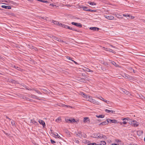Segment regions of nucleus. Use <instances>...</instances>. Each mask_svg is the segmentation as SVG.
Instances as JSON below:
<instances>
[{
	"instance_id": "nucleus-1",
	"label": "nucleus",
	"mask_w": 145,
	"mask_h": 145,
	"mask_svg": "<svg viewBox=\"0 0 145 145\" xmlns=\"http://www.w3.org/2000/svg\"><path fill=\"white\" fill-rule=\"evenodd\" d=\"M60 24L59 25V26L63 27V28H64L66 29H69L71 30H72V31H74L76 32H79V31L77 30V29H74L73 28L71 27H70L65 25L63 24H62V23H60Z\"/></svg>"
},
{
	"instance_id": "nucleus-2",
	"label": "nucleus",
	"mask_w": 145,
	"mask_h": 145,
	"mask_svg": "<svg viewBox=\"0 0 145 145\" xmlns=\"http://www.w3.org/2000/svg\"><path fill=\"white\" fill-rule=\"evenodd\" d=\"M129 123L134 127H137L139 124V123L135 120L130 121Z\"/></svg>"
},
{
	"instance_id": "nucleus-3",
	"label": "nucleus",
	"mask_w": 145,
	"mask_h": 145,
	"mask_svg": "<svg viewBox=\"0 0 145 145\" xmlns=\"http://www.w3.org/2000/svg\"><path fill=\"white\" fill-rule=\"evenodd\" d=\"M88 100L95 104L98 105L99 104V102L98 101H96L95 100L93 99L91 97H88Z\"/></svg>"
},
{
	"instance_id": "nucleus-4",
	"label": "nucleus",
	"mask_w": 145,
	"mask_h": 145,
	"mask_svg": "<svg viewBox=\"0 0 145 145\" xmlns=\"http://www.w3.org/2000/svg\"><path fill=\"white\" fill-rule=\"evenodd\" d=\"M107 121H108V123H119V121H118L117 120H111L110 119H107Z\"/></svg>"
},
{
	"instance_id": "nucleus-5",
	"label": "nucleus",
	"mask_w": 145,
	"mask_h": 145,
	"mask_svg": "<svg viewBox=\"0 0 145 145\" xmlns=\"http://www.w3.org/2000/svg\"><path fill=\"white\" fill-rule=\"evenodd\" d=\"M71 24L72 25L76 26L79 27H81L82 26V25L80 23H77L74 22H71Z\"/></svg>"
},
{
	"instance_id": "nucleus-6",
	"label": "nucleus",
	"mask_w": 145,
	"mask_h": 145,
	"mask_svg": "<svg viewBox=\"0 0 145 145\" xmlns=\"http://www.w3.org/2000/svg\"><path fill=\"white\" fill-rule=\"evenodd\" d=\"M80 8H82L83 10L85 11H88L89 9H88V7L85 6H83V5H81L79 6Z\"/></svg>"
},
{
	"instance_id": "nucleus-7",
	"label": "nucleus",
	"mask_w": 145,
	"mask_h": 145,
	"mask_svg": "<svg viewBox=\"0 0 145 145\" xmlns=\"http://www.w3.org/2000/svg\"><path fill=\"white\" fill-rule=\"evenodd\" d=\"M89 29L94 31H98L99 29V28L97 27H90Z\"/></svg>"
},
{
	"instance_id": "nucleus-8",
	"label": "nucleus",
	"mask_w": 145,
	"mask_h": 145,
	"mask_svg": "<svg viewBox=\"0 0 145 145\" xmlns=\"http://www.w3.org/2000/svg\"><path fill=\"white\" fill-rule=\"evenodd\" d=\"M39 122L40 124H41L43 126V127L45 126V123L43 121L41 120H39Z\"/></svg>"
},
{
	"instance_id": "nucleus-9",
	"label": "nucleus",
	"mask_w": 145,
	"mask_h": 145,
	"mask_svg": "<svg viewBox=\"0 0 145 145\" xmlns=\"http://www.w3.org/2000/svg\"><path fill=\"white\" fill-rule=\"evenodd\" d=\"M105 17L107 19L109 20H113L114 18V17L112 16H105Z\"/></svg>"
},
{
	"instance_id": "nucleus-10",
	"label": "nucleus",
	"mask_w": 145,
	"mask_h": 145,
	"mask_svg": "<svg viewBox=\"0 0 145 145\" xmlns=\"http://www.w3.org/2000/svg\"><path fill=\"white\" fill-rule=\"evenodd\" d=\"M1 7L5 9H11V8L10 6H7L5 5H2Z\"/></svg>"
},
{
	"instance_id": "nucleus-11",
	"label": "nucleus",
	"mask_w": 145,
	"mask_h": 145,
	"mask_svg": "<svg viewBox=\"0 0 145 145\" xmlns=\"http://www.w3.org/2000/svg\"><path fill=\"white\" fill-rule=\"evenodd\" d=\"M143 131L140 130H139L137 131V134L139 136H141L143 134Z\"/></svg>"
},
{
	"instance_id": "nucleus-12",
	"label": "nucleus",
	"mask_w": 145,
	"mask_h": 145,
	"mask_svg": "<svg viewBox=\"0 0 145 145\" xmlns=\"http://www.w3.org/2000/svg\"><path fill=\"white\" fill-rule=\"evenodd\" d=\"M105 111L106 112L108 113H109L110 112H111L112 113L114 114L115 112V111L110 110L108 109H106Z\"/></svg>"
},
{
	"instance_id": "nucleus-13",
	"label": "nucleus",
	"mask_w": 145,
	"mask_h": 145,
	"mask_svg": "<svg viewBox=\"0 0 145 145\" xmlns=\"http://www.w3.org/2000/svg\"><path fill=\"white\" fill-rule=\"evenodd\" d=\"M108 121H104L102 123H101L99 125H105L106 124H108Z\"/></svg>"
},
{
	"instance_id": "nucleus-14",
	"label": "nucleus",
	"mask_w": 145,
	"mask_h": 145,
	"mask_svg": "<svg viewBox=\"0 0 145 145\" xmlns=\"http://www.w3.org/2000/svg\"><path fill=\"white\" fill-rule=\"evenodd\" d=\"M9 82H11L12 83L14 84H18V81H15V80H14L13 79H11L10 80Z\"/></svg>"
},
{
	"instance_id": "nucleus-15",
	"label": "nucleus",
	"mask_w": 145,
	"mask_h": 145,
	"mask_svg": "<svg viewBox=\"0 0 145 145\" xmlns=\"http://www.w3.org/2000/svg\"><path fill=\"white\" fill-rule=\"evenodd\" d=\"M99 133L98 134H95L94 135L93 137L95 138H100L101 137L99 135H98L99 134Z\"/></svg>"
},
{
	"instance_id": "nucleus-16",
	"label": "nucleus",
	"mask_w": 145,
	"mask_h": 145,
	"mask_svg": "<svg viewBox=\"0 0 145 145\" xmlns=\"http://www.w3.org/2000/svg\"><path fill=\"white\" fill-rule=\"evenodd\" d=\"M23 99H25V100H26L27 101H29L30 102H31V101H32L33 100L32 99H31L29 98H28V97H23Z\"/></svg>"
},
{
	"instance_id": "nucleus-17",
	"label": "nucleus",
	"mask_w": 145,
	"mask_h": 145,
	"mask_svg": "<svg viewBox=\"0 0 145 145\" xmlns=\"http://www.w3.org/2000/svg\"><path fill=\"white\" fill-rule=\"evenodd\" d=\"M88 121H89V118L87 117L84 118L83 120V121L84 122H87Z\"/></svg>"
},
{
	"instance_id": "nucleus-18",
	"label": "nucleus",
	"mask_w": 145,
	"mask_h": 145,
	"mask_svg": "<svg viewBox=\"0 0 145 145\" xmlns=\"http://www.w3.org/2000/svg\"><path fill=\"white\" fill-rule=\"evenodd\" d=\"M123 76L125 78L128 79L130 77L129 76L126 74H124V76Z\"/></svg>"
},
{
	"instance_id": "nucleus-19",
	"label": "nucleus",
	"mask_w": 145,
	"mask_h": 145,
	"mask_svg": "<svg viewBox=\"0 0 145 145\" xmlns=\"http://www.w3.org/2000/svg\"><path fill=\"white\" fill-rule=\"evenodd\" d=\"M96 117L98 118H103L104 117L105 115H96Z\"/></svg>"
},
{
	"instance_id": "nucleus-20",
	"label": "nucleus",
	"mask_w": 145,
	"mask_h": 145,
	"mask_svg": "<svg viewBox=\"0 0 145 145\" xmlns=\"http://www.w3.org/2000/svg\"><path fill=\"white\" fill-rule=\"evenodd\" d=\"M106 144V143L105 141H101V143L99 144H97V145H105Z\"/></svg>"
},
{
	"instance_id": "nucleus-21",
	"label": "nucleus",
	"mask_w": 145,
	"mask_h": 145,
	"mask_svg": "<svg viewBox=\"0 0 145 145\" xmlns=\"http://www.w3.org/2000/svg\"><path fill=\"white\" fill-rule=\"evenodd\" d=\"M65 133H66L70 137V133H71L70 132H69L68 130H65Z\"/></svg>"
},
{
	"instance_id": "nucleus-22",
	"label": "nucleus",
	"mask_w": 145,
	"mask_h": 145,
	"mask_svg": "<svg viewBox=\"0 0 145 145\" xmlns=\"http://www.w3.org/2000/svg\"><path fill=\"white\" fill-rule=\"evenodd\" d=\"M53 135L55 136H57V137L60 139H62V138H61L58 135L57 133H53Z\"/></svg>"
},
{
	"instance_id": "nucleus-23",
	"label": "nucleus",
	"mask_w": 145,
	"mask_h": 145,
	"mask_svg": "<svg viewBox=\"0 0 145 145\" xmlns=\"http://www.w3.org/2000/svg\"><path fill=\"white\" fill-rule=\"evenodd\" d=\"M53 23L55 25H58L59 26V25L60 23H59L58 21H53Z\"/></svg>"
},
{
	"instance_id": "nucleus-24",
	"label": "nucleus",
	"mask_w": 145,
	"mask_h": 145,
	"mask_svg": "<svg viewBox=\"0 0 145 145\" xmlns=\"http://www.w3.org/2000/svg\"><path fill=\"white\" fill-rule=\"evenodd\" d=\"M78 136L80 137H83L82 133L81 131L78 132Z\"/></svg>"
},
{
	"instance_id": "nucleus-25",
	"label": "nucleus",
	"mask_w": 145,
	"mask_h": 145,
	"mask_svg": "<svg viewBox=\"0 0 145 145\" xmlns=\"http://www.w3.org/2000/svg\"><path fill=\"white\" fill-rule=\"evenodd\" d=\"M111 63L114 65H115L116 67H118V65L116 64L114 61H111Z\"/></svg>"
},
{
	"instance_id": "nucleus-26",
	"label": "nucleus",
	"mask_w": 145,
	"mask_h": 145,
	"mask_svg": "<svg viewBox=\"0 0 145 145\" xmlns=\"http://www.w3.org/2000/svg\"><path fill=\"white\" fill-rule=\"evenodd\" d=\"M31 123H32L34 124H37V122L33 120H31Z\"/></svg>"
},
{
	"instance_id": "nucleus-27",
	"label": "nucleus",
	"mask_w": 145,
	"mask_h": 145,
	"mask_svg": "<svg viewBox=\"0 0 145 145\" xmlns=\"http://www.w3.org/2000/svg\"><path fill=\"white\" fill-rule=\"evenodd\" d=\"M122 91L125 94H126L127 95H128L129 93V92L125 90L124 89H123L122 90Z\"/></svg>"
},
{
	"instance_id": "nucleus-28",
	"label": "nucleus",
	"mask_w": 145,
	"mask_h": 145,
	"mask_svg": "<svg viewBox=\"0 0 145 145\" xmlns=\"http://www.w3.org/2000/svg\"><path fill=\"white\" fill-rule=\"evenodd\" d=\"M100 136H101V137L100 138H103L104 139H107V137L105 135H100Z\"/></svg>"
},
{
	"instance_id": "nucleus-29",
	"label": "nucleus",
	"mask_w": 145,
	"mask_h": 145,
	"mask_svg": "<svg viewBox=\"0 0 145 145\" xmlns=\"http://www.w3.org/2000/svg\"><path fill=\"white\" fill-rule=\"evenodd\" d=\"M88 3L91 5H96V4L93 2H88Z\"/></svg>"
},
{
	"instance_id": "nucleus-30",
	"label": "nucleus",
	"mask_w": 145,
	"mask_h": 145,
	"mask_svg": "<svg viewBox=\"0 0 145 145\" xmlns=\"http://www.w3.org/2000/svg\"><path fill=\"white\" fill-rule=\"evenodd\" d=\"M53 39L55 40L58 41H61V40H59V39L56 36H54L53 37Z\"/></svg>"
},
{
	"instance_id": "nucleus-31",
	"label": "nucleus",
	"mask_w": 145,
	"mask_h": 145,
	"mask_svg": "<svg viewBox=\"0 0 145 145\" xmlns=\"http://www.w3.org/2000/svg\"><path fill=\"white\" fill-rule=\"evenodd\" d=\"M65 120L67 122H68L69 121L70 123H71L72 118L67 119H66Z\"/></svg>"
},
{
	"instance_id": "nucleus-32",
	"label": "nucleus",
	"mask_w": 145,
	"mask_h": 145,
	"mask_svg": "<svg viewBox=\"0 0 145 145\" xmlns=\"http://www.w3.org/2000/svg\"><path fill=\"white\" fill-rule=\"evenodd\" d=\"M33 90H34L35 91H36L37 93L39 94H42V93L39 90H36L35 89H33Z\"/></svg>"
},
{
	"instance_id": "nucleus-33",
	"label": "nucleus",
	"mask_w": 145,
	"mask_h": 145,
	"mask_svg": "<svg viewBox=\"0 0 145 145\" xmlns=\"http://www.w3.org/2000/svg\"><path fill=\"white\" fill-rule=\"evenodd\" d=\"M59 121H61V118L60 117L57 118L56 120V122H59Z\"/></svg>"
},
{
	"instance_id": "nucleus-34",
	"label": "nucleus",
	"mask_w": 145,
	"mask_h": 145,
	"mask_svg": "<svg viewBox=\"0 0 145 145\" xmlns=\"http://www.w3.org/2000/svg\"><path fill=\"white\" fill-rule=\"evenodd\" d=\"M85 80V79H84L83 78H80L79 79V81L82 82H84Z\"/></svg>"
},
{
	"instance_id": "nucleus-35",
	"label": "nucleus",
	"mask_w": 145,
	"mask_h": 145,
	"mask_svg": "<svg viewBox=\"0 0 145 145\" xmlns=\"http://www.w3.org/2000/svg\"><path fill=\"white\" fill-rule=\"evenodd\" d=\"M50 141L52 144H54L56 143V142L52 139L50 140Z\"/></svg>"
},
{
	"instance_id": "nucleus-36",
	"label": "nucleus",
	"mask_w": 145,
	"mask_h": 145,
	"mask_svg": "<svg viewBox=\"0 0 145 145\" xmlns=\"http://www.w3.org/2000/svg\"><path fill=\"white\" fill-rule=\"evenodd\" d=\"M11 124L12 125H16V124L14 122V121L13 120H12L11 121Z\"/></svg>"
},
{
	"instance_id": "nucleus-37",
	"label": "nucleus",
	"mask_w": 145,
	"mask_h": 145,
	"mask_svg": "<svg viewBox=\"0 0 145 145\" xmlns=\"http://www.w3.org/2000/svg\"><path fill=\"white\" fill-rule=\"evenodd\" d=\"M106 49H107V50H107L109 51L110 52H113L112 51H114L112 49H110V48H106Z\"/></svg>"
},
{
	"instance_id": "nucleus-38",
	"label": "nucleus",
	"mask_w": 145,
	"mask_h": 145,
	"mask_svg": "<svg viewBox=\"0 0 145 145\" xmlns=\"http://www.w3.org/2000/svg\"><path fill=\"white\" fill-rule=\"evenodd\" d=\"M24 87L25 88V89L27 90H32V89H29V88H28V87L26 86H24Z\"/></svg>"
},
{
	"instance_id": "nucleus-39",
	"label": "nucleus",
	"mask_w": 145,
	"mask_h": 145,
	"mask_svg": "<svg viewBox=\"0 0 145 145\" xmlns=\"http://www.w3.org/2000/svg\"><path fill=\"white\" fill-rule=\"evenodd\" d=\"M67 58L69 59V60H70L71 61H72V60H72V58H71V57H68V56H67Z\"/></svg>"
},
{
	"instance_id": "nucleus-40",
	"label": "nucleus",
	"mask_w": 145,
	"mask_h": 145,
	"mask_svg": "<svg viewBox=\"0 0 145 145\" xmlns=\"http://www.w3.org/2000/svg\"><path fill=\"white\" fill-rule=\"evenodd\" d=\"M89 11H90L91 12H96L97 11L96 10H92L91 9H89Z\"/></svg>"
},
{
	"instance_id": "nucleus-41",
	"label": "nucleus",
	"mask_w": 145,
	"mask_h": 145,
	"mask_svg": "<svg viewBox=\"0 0 145 145\" xmlns=\"http://www.w3.org/2000/svg\"><path fill=\"white\" fill-rule=\"evenodd\" d=\"M76 121H75V120L74 119L72 118L71 123H73V122H75Z\"/></svg>"
},
{
	"instance_id": "nucleus-42",
	"label": "nucleus",
	"mask_w": 145,
	"mask_h": 145,
	"mask_svg": "<svg viewBox=\"0 0 145 145\" xmlns=\"http://www.w3.org/2000/svg\"><path fill=\"white\" fill-rule=\"evenodd\" d=\"M62 106L64 107H70V106H67V105H65L64 104H62Z\"/></svg>"
},
{
	"instance_id": "nucleus-43",
	"label": "nucleus",
	"mask_w": 145,
	"mask_h": 145,
	"mask_svg": "<svg viewBox=\"0 0 145 145\" xmlns=\"http://www.w3.org/2000/svg\"><path fill=\"white\" fill-rule=\"evenodd\" d=\"M83 95H84V97L88 99V96L86 95V94L83 93Z\"/></svg>"
},
{
	"instance_id": "nucleus-44",
	"label": "nucleus",
	"mask_w": 145,
	"mask_h": 145,
	"mask_svg": "<svg viewBox=\"0 0 145 145\" xmlns=\"http://www.w3.org/2000/svg\"><path fill=\"white\" fill-rule=\"evenodd\" d=\"M3 132L6 135L8 136H9V135L8 134L6 133L5 131H3Z\"/></svg>"
},
{
	"instance_id": "nucleus-45",
	"label": "nucleus",
	"mask_w": 145,
	"mask_h": 145,
	"mask_svg": "<svg viewBox=\"0 0 145 145\" xmlns=\"http://www.w3.org/2000/svg\"><path fill=\"white\" fill-rule=\"evenodd\" d=\"M42 2L44 3H48V1H45L44 0H42Z\"/></svg>"
},
{
	"instance_id": "nucleus-46",
	"label": "nucleus",
	"mask_w": 145,
	"mask_h": 145,
	"mask_svg": "<svg viewBox=\"0 0 145 145\" xmlns=\"http://www.w3.org/2000/svg\"><path fill=\"white\" fill-rule=\"evenodd\" d=\"M122 123H123V124H126L127 123L126 121H124L122 122Z\"/></svg>"
},
{
	"instance_id": "nucleus-47",
	"label": "nucleus",
	"mask_w": 145,
	"mask_h": 145,
	"mask_svg": "<svg viewBox=\"0 0 145 145\" xmlns=\"http://www.w3.org/2000/svg\"><path fill=\"white\" fill-rule=\"evenodd\" d=\"M6 2H9V3H14L13 1H10V0H8V1H6Z\"/></svg>"
},
{
	"instance_id": "nucleus-48",
	"label": "nucleus",
	"mask_w": 145,
	"mask_h": 145,
	"mask_svg": "<svg viewBox=\"0 0 145 145\" xmlns=\"http://www.w3.org/2000/svg\"><path fill=\"white\" fill-rule=\"evenodd\" d=\"M75 141L77 143H79V141L78 140H75Z\"/></svg>"
},
{
	"instance_id": "nucleus-49",
	"label": "nucleus",
	"mask_w": 145,
	"mask_h": 145,
	"mask_svg": "<svg viewBox=\"0 0 145 145\" xmlns=\"http://www.w3.org/2000/svg\"><path fill=\"white\" fill-rule=\"evenodd\" d=\"M33 97L34 98H35V99H38V97L37 96H35V95H33Z\"/></svg>"
},
{
	"instance_id": "nucleus-50",
	"label": "nucleus",
	"mask_w": 145,
	"mask_h": 145,
	"mask_svg": "<svg viewBox=\"0 0 145 145\" xmlns=\"http://www.w3.org/2000/svg\"><path fill=\"white\" fill-rule=\"evenodd\" d=\"M72 61L74 62L75 64L78 65V63L76 61H74V60H72Z\"/></svg>"
},
{
	"instance_id": "nucleus-51",
	"label": "nucleus",
	"mask_w": 145,
	"mask_h": 145,
	"mask_svg": "<svg viewBox=\"0 0 145 145\" xmlns=\"http://www.w3.org/2000/svg\"><path fill=\"white\" fill-rule=\"evenodd\" d=\"M116 141L117 142H121V141L120 140L118 139L116 140Z\"/></svg>"
},
{
	"instance_id": "nucleus-52",
	"label": "nucleus",
	"mask_w": 145,
	"mask_h": 145,
	"mask_svg": "<svg viewBox=\"0 0 145 145\" xmlns=\"http://www.w3.org/2000/svg\"><path fill=\"white\" fill-rule=\"evenodd\" d=\"M91 144L93 145H97V144L95 143H93Z\"/></svg>"
},
{
	"instance_id": "nucleus-53",
	"label": "nucleus",
	"mask_w": 145,
	"mask_h": 145,
	"mask_svg": "<svg viewBox=\"0 0 145 145\" xmlns=\"http://www.w3.org/2000/svg\"><path fill=\"white\" fill-rule=\"evenodd\" d=\"M6 117L7 119H9V120H11L10 118H9L7 116H6Z\"/></svg>"
},
{
	"instance_id": "nucleus-54",
	"label": "nucleus",
	"mask_w": 145,
	"mask_h": 145,
	"mask_svg": "<svg viewBox=\"0 0 145 145\" xmlns=\"http://www.w3.org/2000/svg\"><path fill=\"white\" fill-rule=\"evenodd\" d=\"M50 5L52 7L56 6V5H54L53 4H50Z\"/></svg>"
},
{
	"instance_id": "nucleus-55",
	"label": "nucleus",
	"mask_w": 145,
	"mask_h": 145,
	"mask_svg": "<svg viewBox=\"0 0 145 145\" xmlns=\"http://www.w3.org/2000/svg\"><path fill=\"white\" fill-rule=\"evenodd\" d=\"M123 16H124V17H127V14H123Z\"/></svg>"
},
{
	"instance_id": "nucleus-56",
	"label": "nucleus",
	"mask_w": 145,
	"mask_h": 145,
	"mask_svg": "<svg viewBox=\"0 0 145 145\" xmlns=\"http://www.w3.org/2000/svg\"><path fill=\"white\" fill-rule=\"evenodd\" d=\"M75 134H76V135L78 136V132H75Z\"/></svg>"
},
{
	"instance_id": "nucleus-57",
	"label": "nucleus",
	"mask_w": 145,
	"mask_h": 145,
	"mask_svg": "<svg viewBox=\"0 0 145 145\" xmlns=\"http://www.w3.org/2000/svg\"><path fill=\"white\" fill-rule=\"evenodd\" d=\"M101 98H100V99L102 101H103L104 99H103V98L102 97H101Z\"/></svg>"
},
{
	"instance_id": "nucleus-58",
	"label": "nucleus",
	"mask_w": 145,
	"mask_h": 145,
	"mask_svg": "<svg viewBox=\"0 0 145 145\" xmlns=\"http://www.w3.org/2000/svg\"><path fill=\"white\" fill-rule=\"evenodd\" d=\"M111 145H119L118 144H116L113 143V144H112Z\"/></svg>"
},
{
	"instance_id": "nucleus-59",
	"label": "nucleus",
	"mask_w": 145,
	"mask_h": 145,
	"mask_svg": "<svg viewBox=\"0 0 145 145\" xmlns=\"http://www.w3.org/2000/svg\"><path fill=\"white\" fill-rule=\"evenodd\" d=\"M126 119V118H123V119H122V120H123V121H125Z\"/></svg>"
},
{
	"instance_id": "nucleus-60",
	"label": "nucleus",
	"mask_w": 145,
	"mask_h": 145,
	"mask_svg": "<svg viewBox=\"0 0 145 145\" xmlns=\"http://www.w3.org/2000/svg\"><path fill=\"white\" fill-rule=\"evenodd\" d=\"M121 125H122V124H123V123H122V122H119V123Z\"/></svg>"
},
{
	"instance_id": "nucleus-61",
	"label": "nucleus",
	"mask_w": 145,
	"mask_h": 145,
	"mask_svg": "<svg viewBox=\"0 0 145 145\" xmlns=\"http://www.w3.org/2000/svg\"><path fill=\"white\" fill-rule=\"evenodd\" d=\"M103 101L106 103H107V100H106L105 99H104Z\"/></svg>"
},
{
	"instance_id": "nucleus-62",
	"label": "nucleus",
	"mask_w": 145,
	"mask_h": 145,
	"mask_svg": "<svg viewBox=\"0 0 145 145\" xmlns=\"http://www.w3.org/2000/svg\"><path fill=\"white\" fill-rule=\"evenodd\" d=\"M40 18L41 19H44V20L45 19L44 18V17H41Z\"/></svg>"
},
{
	"instance_id": "nucleus-63",
	"label": "nucleus",
	"mask_w": 145,
	"mask_h": 145,
	"mask_svg": "<svg viewBox=\"0 0 145 145\" xmlns=\"http://www.w3.org/2000/svg\"><path fill=\"white\" fill-rule=\"evenodd\" d=\"M34 49L35 50H37V49L36 48H35V47H34Z\"/></svg>"
},
{
	"instance_id": "nucleus-64",
	"label": "nucleus",
	"mask_w": 145,
	"mask_h": 145,
	"mask_svg": "<svg viewBox=\"0 0 145 145\" xmlns=\"http://www.w3.org/2000/svg\"><path fill=\"white\" fill-rule=\"evenodd\" d=\"M43 90L44 91V92H46L47 91V90H46V89H43Z\"/></svg>"
}]
</instances>
